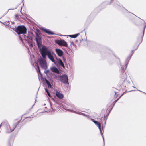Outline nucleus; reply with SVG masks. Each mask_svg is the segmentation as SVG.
<instances>
[{"label":"nucleus","mask_w":146,"mask_h":146,"mask_svg":"<svg viewBox=\"0 0 146 146\" xmlns=\"http://www.w3.org/2000/svg\"><path fill=\"white\" fill-rule=\"evenodd\" d=\"M55 51L60 57H62L63 54V52L62 50L60 49L56 48L55 49Z\"/></svg>","instance_id":"nucleus-11"},{"label":"nucleus","mask_w":146,"mask_h":146,"mask_svg":"<svg viewBox=\"0 0 146 146\" xmlns=\"http://www.w3.org/2000/svg\"><path fill=\"white\" fill-rule=\"evenodd\" d=\"M37 71L38 74H41L40 70L38 65L37 66Z\"/></svg>","instance_id":"nucleus-20"},{"label":"nucleus","mask_w":146,"mask_h":146,"mask_svg":"<svg viewBox=\"0 0 146 146\" xmlns=\"http://www.w3.org/2000/svg\"><path fill=\"white\" fill-rule=\"evenodd\" d=\"M72 108H73L72 110L66 109V110L71 112H72L76 114H77L80 115H81L90 118L89 116L88 115H86L85 114L82 113L81 112L79 111H80L82 112H84V110L82 109L79 110V109H78V108L75 107V106L74 105L73 106Z\"/></svg>","instance_id":"nucleus-2"},{"label":"nucleus","mask_w":146,"mask_h":146,"mask_svg":"<svg viewBox=\"0 0 146 146\" xmlns=\"http://www.w3.org/2000/svg\"><path fill=\"white\" fill-rule=\"evenodd\" d=\"M60 80L64 84H69L68 77L67 75L64 74L60 77Z\"/></svg>","instance_id":"nucleus-8"},{"label":"nucleus","mask_w":146,"mask_h":146,"mask_svg":"<svg viewBox=\"0 0 146 146\" xmlns=\"http://www.w3.org/2000/svg\"><path fill=\"white\" fill-rule=\"evenodd\" d=\"M121 72L120 74V77L121 80L124 82L125 81L127 77V75L125 72L124 68L122 67L121 68Z\"/></svg>","instance_id":"nucleus-5"},{"label":"nucleus","mask_w":146,"mask_h":146,"mask_svg":"<svg viewBox=\"0 0 146 146\" xmlns=\"http://www.w3.org/2000/svg\"><path fill=\"white\" fill-rule=\"evenodd\" d=\"M101 121H105L104 124H106V120L105 119V116L102 117V118H101Z\"/></svg>","instance_id":"nucleus-21"},{"label":"nucleus","mask_w":146,"mask_h":146,"mask_svg":"<svg viewBox=\"0 0 146 146\" xmlns=\"http://www.w3.org/2000/svg\"><path fill=\"white\" fill-rule=\"evenodd\" d=\"M131 56H132V54L128 56L127 57V58L125 61V66H126V68H127V64L129 61L131 59Z\"/></svg>","instance_id":"nucleus-17"},{"label":"nucleus","mask_w":146,"mask_h":146,"mask_svg":"<svg viewBox=\"0 0 146 146\" xmlns=\"http://www.w3.org/2000/svg\"><path fill=\"white\" fill-rule=\"evenodd\" d=\"M45 58H41L39 60V63L41 67L45 69L47 68L46 62Z\"/></svg>","instance_id":"nucleus-7"},{"label":"nucleus","mask_w":146,"mask_h":146,"mask_svg":"<svg viewBox=\"0 0 146 146\" xmlns=\"http://www.w3.org/2000/svg\"><path fill=\"white\" fill-rule=\"evenodd\" d=\"M40 29L48 34H51L52 35H54V33L51 32L49 30L46 29L44 27L41 28Z\"/></svg>","instance_id":"nucleus-12"},{"label":"nucleus","mask_w":146,"mask_h":146,"mask_svg":"<svg viewBox=\"0 0 146 146\" xmlns=\"http://www.w3.org/2000/svg\"><path fill=\"white\" fill-rule=\"evenodd\" d=\"M145 26H144V28H143V35H142V36H141L142 37V38L143 37L144 35V30H145V27H146V22L145 23Z\"/></svg>","instance_id":"nucleus-22"},{"label":"nucleus","mask_w":146,"mask_h":146,"mask_svg":"<svg viewBox=\"0 0 146 146\" xmlns=\"http://www.w3.org/2000/svg\"><path fill=\"white\" fill-rule=\"evenodd\" d=\"M58 64L63 67L64 68V65L62 61V60L60 59H59L58 60Z\"/></svg>","instance_id":"nucleus-15"},{"label":"nucleus","mask_w":146,"mask_h":146,"mask_svg":"<svg viewBox=\"0 0 146 146\" xmlns=\"http://www.w3.org/2000/svg\"><path fill=\"white\" fill-rule=\"evenodd\" d=\"M52 110L53 111H55L56 110H57V109H54L52 107Z\"/></svg>","instance_id":"nucleus-25"},{"label":"nucleus","mask_w":146,"mask_h":146,"mask_svg":"<svg viewBox=\"0 0 146 146\" xmlns=\"http://www.w3.org/2000/svg\"><path fill=\"white\" fill-rule=\"evenodd\" d=\"M115 94H116L115 92Z\"/></svg>","instance_id":"nucleus-34"},{"label":"nucleus","mask_w":146,"mask_h":146,"mask_svg":"<svg viewBox=\"0 0 146 146\" xmlns=\"http://www.w3.org/2000/svg\"><path fill=\"white\" fill-rule=\"evenodd\" d=\"M138 90V91H140V92H143V93H145V94H146V93H145V92H142V91H140V90Z\"/></svg>","instance_id":"nucleus-30"},{"label":"nucleus","mask_w":146,"mask_h":146,"mask_svg":"<svg viewBox=\"0 0 146 146\" xmlns=\"http://www.w3.org/2000/svg\"><path fill=\"white\" fill-rule=\"evenodd\" d=\"M23 36L25 38H26L27 37V36H26L25 35H23Z\"/></svg>","instance_id":"nucleus-29"},{"label":"nucleus","mask_w":146,"mask_h":146,"mask_svg":"<svg viewBox=\"0 0 146 146\" xmlns=\"http://www.w3.org/2000/svg\"><path fill=\"white\" fill-rule=\"evenodd\" d=\"M45 82L46 83L48 87L49 88H52V85L50 84V82L48 81L46 78L45 79Z\"/></svg>","instance_id":"nucleus-19"},{"label":"nucleus","mask_w":146,"mask_h":146,"mask_svg":"<svg viewBox=\"0 0 146 146\" xmlns=\"http://www.w3.org/2000/svg\"><path fill=\"white\" fill-rule=\"evenodd\" d=\"M1 124L0 125V127H1Z\"/></svg>","instance_id":"nucleus-31"},{"label":"nucleus","mask_w":146,"mask_h":146,"mask_svg":"<svg viewBox=\"0 0 146 146\" xmlns=\"http://www.w3.org/2000/svg\"><path fill=\"white\" fill-rule=\"evenodd\" d=\"M47 93V94H48V96L50 97H51V96L49 93V91H48L47 92H46Z\"/></svg>","instance_id":"nucleus-24"},{"label":"nucleus","mask_w":146,"mask_h":146,"mask_svg":"<svg viewBox=\"0 0 146 146\" xmlns=\"http://www.w3.org/2000/svg\"><path fill=\"white\" fill-rule=\"evenodd\" d=\"M51 71L54 73H59V71L58 69L55 67H52L51 68Z\"/></svg>","instance_id":"nucleus-14"},{"label":"nucleus","mask_w":146,"mask_h":146,"mask_svg":"<svg viewBox=\"0 0 146 146\" xmlns=\"http://www.w3.org/2000/svg\"><path fill=\"white\" fill-rule=\"evenodd\" d=\"M18 123L19 122H18L13 124L7 125L5 128L6 132L7 133H9L13 131Z\"/></svg>","instance_id":"nucleus-4"},{"label":"nucleus","mask_w":146,"mask_h":146,"mask_svg":"<svg viewBox=\"0 0 146 146\" xmlns=\"http://www.w3.org/2000/svg\"><path fill=\"white\" fill-rule=\"evenodd\" d=\"M126 11H127V12H128L127 10H126Z\"/></svg>","instance_id":"nucleus-32"},{"label":"nucleus","mask_w":146,"mask_h":146,"mask_svg":"<svg viewBox=\"0 0 146 146\" xmlns=\"http://www.w3.org/2000/svg\"><path fill=\"white\" fill-rule=\"evenodd\" d=\"M15 31L19 35L20 34H25L27 32L26 27L24 26H19L17 27H15L13 28Z\"/></svg>","instance_id":"nucleus-3"},{"label":"nucleus","mask_w":146,"mask_h":146,"mask_svg":"<svg viewBox=\"0 0 146 146\" xmlns=\"http://www.w3.org/2000/svg\"><path fill=\"white\" fill-rule=\"evenodd\" d=\"M17 7H18V6H16L14 8H13V9H12H12H17Z\"/></svg>","instance_id":"nucleus-28"},{"label":"nucleus","mask_w":146,"mask_h":146,"mask_svg":"<svg viewBox=\"0 0 146 146\" xmlns=\"http://www.w3.org/2000/svg\"><path fill=\"white\" fill-rule=\"evenodd\" d=\"M40 52L43 58H45L47 56L52 62L55 63L56 61L54 59L52 53L46 46L42 45L41 49H40Z\"/></svg>","instance_id":"nucleus-1"},{"label":"nucleus","mask_w":146,"mask_h":146,"mask_svg":"<svg viewBox=\"0 0 146 146\" xmlns=\"http://www.w3.org/2000/svg\"><path fill=\"white\" fill-rule=\"evenodd\" d=\"M45 89L46 92H47L48 91V89L46 88H45Z\"/></svg>","instance_id":"nucleus-26"},{"label":"nucleus","mask_w":146,"mask_h":146,"mask_svg":"<svg viewBox=\"0 0 146 146\" xmlns=\"http://www.w3.org/2000/svg\"><path fill=\"white\" fill-rule=\"evenodd\" d=\"M80 35V33L75 34L73 35H69L68 36L72 38H75L77 37L78 36Z\"/></svg>","instance_id":"nucleus-18"},{"label":"nucleus","mask_w":146,"mask_h":146,"mask_svg":"<svg viewBox=\"0 0 146 146\" xmlns=\"http://www.w3.org/2000/svg\"><path fill=\"white\" fill-rule=\"evenodd\" d=\"M56 95L60 99H62L64 97L63 94L57 91L56 92Z\"/></svg>","instance_id":"nucleus-13"},{"label":"nucleus","mask_w":146,"mask_h":146,"mask_svg":"<svg viewBox=\"0 0 146 146\" xmlns=\"http://www.w3.org/2000/svg\"><path fill=\"white\" fill-rule=\"evenodd\" d=\"M91 119L92 121L95 123V124L98 127L100 131V133L101 134V135L103 137L104 142V137L103 135V133H102V131L101 130L100 123L99 122L95 121L93 119L91 118Z\"/></svg>","instance_id":"nucleus-9"},{"label":"nucleus","mask_w":146,"mask_h":146,"mask_svg":"<svg viewBox=\"0 0 146 146\" xmlns=\"http://www.w3.org/2000/svg\"><path fill=\"white\" fill-rule=\"evenodd\" d=\"M36 40L38 47L39 49V51L40 52V49L42 48L41 47L42 44V38L41 37L40 35H39L37 33H36Z\"/></svg>","instance_id":"nucleus-6"},{"label":"nucleus","mask_w":146,"mask_h":146,"mask_svg":"<svg viewBox=\"0 0 146 146\" xmlns=\"http://www.w3.org/2000/svg\"><path fill=\"white\" fill-rule=\"evenodd\" d=\"M56 43L60 46H64L67 47L68 44L67 42L64 40H57L56 41Z\"/></svg>","instance_id":"nucleus-10"},{"label":"nucleus","mask_w":146,"mask_h":146,"mask_svg":"<svg viewBox=\"0 0 146 146\" xmlns=\"http://www.w3.org/2000/svg\"><path fill=\"white\" fill-rule=\"evenodd\" d=\"M123 95V94H122V95H121L119 98H118L114 102V105L117 102V101L119 99V98L121 97V96H122Z\"/></svg>","instance_id":"nucleus-23"},{"label":"nucleus","mask_w":146,"mask_h":146,"mask_svg":"<svg viewBox=\"0 0 146 146\" xmlns=\"http://www.w3.org/2000/svg\"><path fill=\"white\" fill-rule=\"evenodd\" d=\"M131 56H132V54L128 56L127 57V58L125 61V66H126V68H127V64L129 61L131 59Z\"/></svg>","instance_id":"nucleus-16"},{"label":"nucleus","mask_w":146,"mask_h":146,"mask_svg":"<svg viewBox=\"0 0 146 146\" xmlns=\"http://www.w3.org/2000/svg\"><path fill=\"white\" fill-rule=\"evenodd\" d=\"M29 46L31 47H33V44H31L29 45Z\"/></svg>","instance_id":"nucleus-27"},{"label":"nucleus","mask_w":146,"mask_h":146,"mask_svg":"<svg viewBox=\"0 0 146 146\" xmlns=\"http://www.w3.org/2000/svg\"><path fill=\"white\" fill-rule=\"evenodd\" d=\"M113 0H111V1H113Z\"/></svg>","instance_id":"nucleus-33"}]
</instances>
